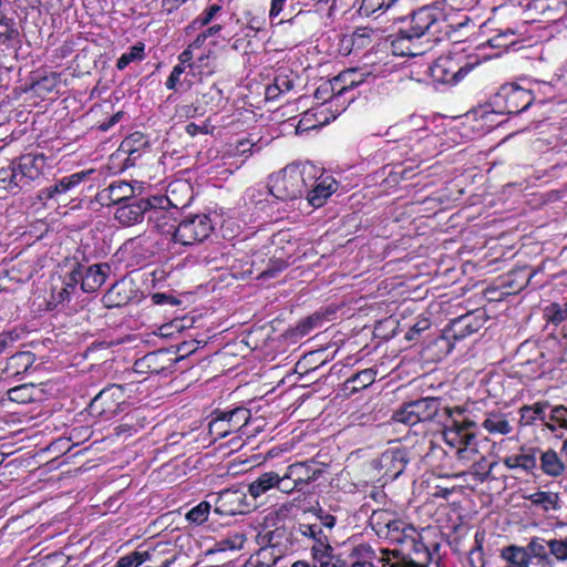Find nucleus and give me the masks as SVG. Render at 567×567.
Returning a JSON list of instances; mask_svg holds the SVG:
<instances>
[{"label": "nucleus", "instance_id": "47", "mask_svg": "<svg viewBox=\"0 0 567 567\" xmlns=\"http://www.w3.org/2000/svg\"><path fill=\"white\" fill-rule=\"evenodd\" d=\"M210 504L208 502H202L197 506L193 507L187 514L186 518L197 525L204 523L209 514Z\"/></svg>", "mask_w": 567, "mask_h": 567}, {"label": "nucleus", "instance_id": "54", "mask_svg": "<svg viewBox=\"0 0 567 567\" xmlns=\"http://www.w3.org/2000/svg\"><path fill=\"white\" fill-rule=\"evenodd\" d=\"M431 323L429 321V319L426 318H423V319H419L410 329L409 331L406 332L405 334V339L406 340H415L417 338V336L427 330L430 328Z\"/></svg>", "mask_w": 567, "mask_h": 567}, {"label": "nucleus", "instance_id": "63", "mask_svg": "<svg viewBox=\"0 0 567 567\" xmlns=\"http://www.w3.org/2000/svg\"><path fill=\"white\" fill-rule=\"evenodd\" d=\"M286 0H271L270 17H277L284 8Z\"/></svg>", "mask_w": 567, "mask_h": 567}, {"label": "nucleus", "instance_id": "45", "mask_svg": "<svg viewBox=\"0 0 567 567\" xmlns=\"http://www.w3.org/2000/svg\"><path fill=\"white\" fill-rule=\"evenodd\" d=\"M299 532L302 536L308 537L313 542L312 545H318L321 542H328V536L323 533L321 525L318 524H300Z\"/></svg>", "mask_w": 567, "mask_h": 567}, {"label": "nucleus", "instance_id": "23", "mask_svg": "<svg viewBox=\"0 0 567 567\" xmlns=\"http://www.w3.org/2000/svg\"><path fill=\"white\" fill-rule=\"evenodd\" d=\"M480 328L481 323L478 318L472 313H466L451 322L449 333H451L452 338L460 340L476 332Z\"/></svg>", "mask_w": 567, "mask_h": 567}, {"label": "nucleus", "instance_id": "22", "mask_svg": "<svg viewBox=\"0 0 567 567\" xmlns=\"http://www.w3.org/2000/svg\"><path fill=\"white\" fill-rule=\"evenodd\" d=\"M370 73L358 69H349L339 73L332 80V90H337V95H341L348 89L361 84Z\"/></svg>", "mask_w": 567, "mask_h": 567}, {"label": "nucleus", "instance_id": "51", "mask_svg": "<svg viewBox=\"0 0 567 567\" xmlns=\"http://www.w3.org/2000/svg\"><path fill=\"white\" fill-rule=\"evenodd\" d=\"M245 540H246V538L243 534H235L230 537H227V538L218 542L216 544L217 550L223 551L226 549H231V550L241 549Z\"/></svg>", "mask_w": 567, "mask_h": 567}, {"label": "nucleus", "instance_id": "30", "mask_svg": "<svg viewBox=\"0 0 567 567\" xmlns=\"http://www.w3.org/2000/svg\"><path fill=\"white\" fill-rule=\"evenodd\" d=\"M375 375L377 371L371 368L361 370L351 378L347 379L343 384L344 391H348L350 394L359 392L360 390L371 385L375 380Z\"/></svg>", "mask_w": 567, "mask_h": 567}, {"label": "nucleus", "instance_id": "9", "mask_svg": "<svg viewBox=\"0 0 567 567\" xmlns=\"http://www.w3.org/2000/svg\"><path fill=\"white\" fill-rule=\"evenodd\" d=\"M534 89H523L516 84L509 83L503 85L494 97L497 106L504 104V112L508 114H518L530 106L535 95Z\"/></svg>", "mask_w": 567, "mask_h": 567}, {"label": "nucleus", "instance_id": "42", "mask_svg": "<svg viewBox=\"0 0 567 567\" xmlns=\"http://www.w3.org/2000/svg\"><path fill=\"white\" fill-rule=\"evenodd\" d=\"M545 317L548 322H551L556 326L564 322L567 319V298L563 305L554 302L546 307Z\"/></svg>", "mask_w": 567, "mask_h": 567}, {"label": "nucleus", "instance_id": "16", "mask_svg": "<svg viewBox=\"0 0 567 567\" xmlns=\"http://www.w3.org/2000/svg\"><path fill=\"white\" fill-rule=\"evenodd\" d=\"M289 477L305 491L312 482L317 481L324 472L315 460L295 462L286 467Z\"/></svg>", "mask_w": 567, "mask_h": 567}, {"label": "nucleus", "instance_id": "40", "mask_svg": "<svg viewBox=\"0 0 567 567\" xmlns=\"http://www.w3.org/2000/svg\"><path fill=\"white\" fill-rule=\"evenodd\" d=\"M78 285L81 286V272L76 269L75 262L71 264L70 271L64 277V287L60 292L62 300L69 299L70 296L75 292Z\"/></svg>", "mask_w": 567, "mask_h": 567}, {"label": "nucleus", "instance_id": "64", "mask_svg": "<svg viewBox=\"0 0 567 567\" xmlns=\"http://www.w3.org/2000/svg\"><path fill=\"white\" fill-rule=\"evenodd\" d=\"M185 131L190 136H195L198 133H207V131H205L204 127H202V126H199V125H197L195 123L187 124L186 127H185Z\"/></svg>", "mask_w": 567, "mask_h": 567}, {"label": "nucleus", "instance_id": "28", "mask_svg": "<svg viewBox=\"0 0 567 567\" xmlns=\"http://www.w3.org/2000/svg\"><path fill=\"white\" fill-rule=\"evenodd\" d=\"M529 10H535L539 13V21L550 22L559 19L563 6L560 0H556L553 3L546 0H536L530 3Z\"/></svg>", "mask_w": 567, "mask_h": 567}, {"label": "nucleus", "instance_id": "39", "mask_svg": "<svg viewBox=\"0 0 567 567\" xmlns=\"http://www.w3.org/2000/svg\"><path fill=\"white\" fill-rule=\"evenodd\" d=\"M37 388L34 384L25 383L14 386L8 391V399L10 401L25 404L35 400Z\"/></svg>", "mask_w": 567, "mask_h": 567}, {"label": "nucleus", "instance_id": "25", "mask_svg": "<svg viewBox=\"0 0 567 567\" xmlns=\"http://www.w3.org/2000/svg\"><path fill=\"white\" fill-rule=\"evenodd\" d=\"M537 457L540 462V470L545 475L550 477H558L565 472V464L554 450H538Z\"/></svg>", "mask_w": 567, "mask_h": 567}, {"label": "nucleus", "instance_id": "11", "mask_svg": "<svg viewBox=\"0 0 567 567\" xmlns=\"http://www.w3.org/2000/svg\"><path fill=\"white\" fill-rule=\"evenodd\" d=\"M44 158L25 154L12 165L9 188H24L41 176Z\"/></svg>", "mask_w": 567, "mask_h": 567}, {"label": "nucleus", "instance_id": "20", "mask_svg": "<svg viewBox=\"0 0 567 567\" xmlns=\"http://www.w3.org/2000/svg\"><path fill=\"white\" fill-rule=\"evenodd\" d=\"M537 454L538 449L523 446L519 453L505 457L503 463L509 470L520 468L529 473L537 467Z\"/></svg>", "mask_w": 567, "mask_h": 567}, {"label": "nucleus", "instance_id": "17", "mask_svg": "<svg viewBox=\"0 0 567 567\" xmlns=\"http://www.w3.org/2000/svg\"><path fill=\"white\" fill-rule=\"evenodd\" d=\"M134 196V187L124 181L111 183L107 187L100 190L95 198L102 206L116 205L120 207L122 204L127 203Z\"/></svg>", "mask_w": 567, "mask_h": 567}, {"label": "nucleus", "instance_id": "2", "mask_svg": "<svg viewBox=\"0 0 567 567\" xmlns=\"http://www.w3.org/2000/svg\"><path fill=\"white\" fill-rule=\"evenodd\" d=\"M440 425L444 427V441L450 446L456 449L458 460L473 461L478 453L476 434L474 432L475 422L470 420L457 421L453 419V410L451 409L450 420Z\"/></svg>", "mask_w": 567, "mask_h": 567}, {"label": "nucleus", "instance_id": "43", "mask_svg": "<svg viewBox=\"0 0 567 567\" xmlns=\"http://www.w3.org/2000/svg\"><path fill=\"white\" fill-rule=\"evenodd\" d=\"M549 557L557 561H567V536L565 538H553L547 540Z\"/></svg>", "mask_w": 567, "mask_h": 567}, {"label": "nucleus", "instance_id": "62", "mask_svg": "<svg viewBox=\"0 0 567 567\" xmlns=\"http://www.w3.org/2000/svg\"><path fill=\"white\" fill-rule=\"evenodd\" d=\"M18 34L17 30L10 28L7 24L0 23V35L4 37L6 40H11Z\"/></svg>", "mask_w": 567, "mask_h": 567}, {"label": "nucleus", "instance_id": "58", "mask_svg": "<svg viewBox=\"0 0 567 567\" xmlns=\"http://www.w3.org/2000/svg\"><path fill=\"white\" fill-rule=\"evenodd\" d=\"M267 554L268 549L266 548L259 550L255 557L252 556L248 559L245 567H270L268 563L261 560V557L266 558Z\"/></svg>", "mask_w": 567, "mask_h": 567}, {"label": "nucleus", "instance_id": "19", "mask_svg": "<svg viewBox=\"0 0 567 567\" xmlns=\"http://www.w3.org/2000/svg\"><path fill=\"white\" fill-rule=\"evenodd\" d=\"M549 408L548 401L536 402L533 405H523L519 409V423L522 426L533 425L537 420L542 421L543 425L554 432L556 427L547 421L546 409Z\"/></svg>", "mask_w": 567, "mask_h": 567}, {"label": "nucleus", "instance_id": "50", "mask_svg": "<svg viewBox=\"0 0 567 567\" xmlns=\"http://www.w3.org/2000/svg\"><path fill=\"white\" fill-rule=\"evenodd\" d=\"M277 481L276 488L281 493L290 494L292 492H302L299 485L293 483L286 471L282 474L277 473Z\"/></svg>", "mask_w": 567, "mask_h": 567}, {"label": "nucleus", "instance_id": "13", "mask_svg": "<svg viewBox=\"0 0 567 567\" xmlns=\"http://www.w3.org/2000/svg\"><path fill=\"white\" fill-rule=\"evenodd\" d=\"M470 71L467 65L461 66L451 56H440L429 68V74L433 81L442 84H455Z\"/></svg>", "mask_w": 567, "mask_h": 567}, {"label": "nucleus", "instance_id": "14", "mask_svg": "<svg viewBox=\"0 0 567 567\" xmlns=\"http://www.w3.org/2000/svg\"><path fill=\"white\" fill-rule=\"evenodd\" d=\"M416 414L420 423L434 422L436 424L444 423L450 420L451 408L443 405L442 400L434 396H426L414 400Z\"/></svg>", "mask_w": 567, "mask_h": 567}, {"label": "nucleus", "instance_id": "56", "mask_svg": "<svg viewBox=\"0 0 567 567\" xmlns=\"http://www.w3.org/2000/svg\"><path fill=\"white\" fill-rule=\"evenodd\" d=\"M255 146L256 144L250 142L249 140L239 141L235 146L234 154L237 156H244L245 158H248L252 154V148Z\"/></svg>", "mask_w": 567, "mask_h": 567}, {"label": "nucleus", "instance_id": "27", "mask_svg": "<svg viewBox=\"0 0 567 567\" xmlns=\"http://www.w3.org/2000/svg\"><path fill=\"white\" fill-rule=\"evenodd\" d=\"M337 190V183L332 178H324L317 183L308 193V202L313 207H321L327 198Z\"/></svg>", "mask_w": 567, "mask_h": 567}, {"label": "nucleus", "instance_id": "3", "mask_svg": "<svg viewBox=\"0 0 567 567\" xmlns=\"http://www.w3.org/2000/svg\"><path fill=\"white\" fill-rule=\"evenodd\" d=\"M306 168L298 164H290L270 177L269 192L280 200H292L299 198L312 185V177L309 181L305 177Z\"/></svg>", "mask_w": 567, "mask_h": 567}, {"label": "nucleus", "instance_id": "38", "mask_svg": "<svg viewBox=\"0 0 567 567\" xmlns=\"http://www.w3.org/2000/svg\"><path fill=\"white\" fill-rule=\"evenodd\" d=\"M416 413L414 401H410L393 413L392 420L404 425L413 426L420 423Z\"/></svg>", "mask_w": 567, "mask_h": 567}, {"label": "nucleus", "instance_id": "49", "mask_svg": "<svg viewBox=\"0 0 567 567\" xmlns=\"http://www.w3.org/2000/svg\"><path fill=\"white\" fill-rule=\"evenodd\" d=\"M220 10V6L212 4L192 22V27L197 29L208 25Z\"/></svg>", "mask_w": 567, "mask_h": 567}, {"label": "nucleus", "instance_id": "1", "mask_svg": "<svg viewBox=\"0 0 567 567\" xmlns=\"http://www.w3.org/2000/svg\"><path fill=\"white\" fill-rule=\"evenodd\" d=\"M405 24L401 27L391 42L393 53L401 56H416L425 52L423 37L439 40L450 33V25L444 13L435 8L425 6L412 11L408 20L398 18Z\"/></svg>", "mask_w": 567, "mask_h": 567}, {"label": "nucleus", "instance_id": "33", "mask_svg": "<svg viewBox=\"0 0 567 567\" xmlns=\"http://www.w3.org/2000/svg\"><path fill=\"white\" fill-rule=\"evenodd\" d=\"M34 362V355L30 351L17 352L7 361L6 371L12 375L24 373Z\"/></svg>", "mask_w": 567, "mask_h": 567}, {"label": "nucleus", "instance_id": "46", "mask_svg": "<svg viewBox=\"0 0 567 567\" xmlns=\"http://www.w3.org/2000/svg\"><path fill=\"white\" fill-rule=\"evenodd\" d=\"M144 55V44L136 43L128 52L123 53L116 62L118 70H124L130 63L142 60Z\"/></svg>", "mask_w": 567, "mask_h": 567}, {"label": "nucleus", "instance_id": "53", "mask_svg": "<svg viewBox=\"0 0 567 567\" xmlns=\"http://www.w3.org/2000/svg\"><path fill=\"white\" fill-rule=\"evenodd\" d=\"M19 340V333L16 330L3 331L0 333V354L12 348Z\"/></svg>", "mask_w": 567, "mask_h": 567}, {"label": "nucleus", "instance_id": "60", "mask_svg": "<svg viewBox=\"0 0 567 567\" xmlns=\"http://www.w3.org/2000/svg\"><path fill=\"white\" fill-rule=\"evenodd\" d=\"M330 92L333 94L334 92L337 93V90H332V81L319 86L315 92V96L318 100H327L326 95H328Z\"/></svg>", "mask_w": 567, "mask_h": 567}, {"label": "nucleus", "instance_id": "37", "mask_svg": "<svg viewBox=\"0 0 567 567\" xmlns=\"http://www.w3.org/2000/svg\"><path fill=\"white\" fill-rule=\"evenodd\" d=\"M526 499L543 511L548 512L558 507V494L553 492H536L526 496Z\"/></svg>", "mask_w": 567, "mask_h": 567}, {"label": "nucleus", "instance_id": "15", "mask_svg": "<svg viewBox=\"0 0 567 567\" xmlns=\"http://www.w3.org/2000/svg\"><path fill=\"white\" fill-rule=\"evenodd\" d=\"M76 269L81 272V290L83 292H95L105 282L111 267L109 264L85 265L74 259Z\"/></svg>", "mask_w": 567, "mask_h": 567}, {"label": "nucleus", "instance_id": "26", "mask_svg": "<svg viewBox=\"0 0 567 567\" xmlns=\"http://www.w3.org/2000/svg\"><path fill=\"white\" fill-rule=\"evenodd\" d=\"M165 360L171 361L167 358L166 351L150 352L135 362V370L150 374H159L164 370V365L161 363Z\"/></svg>", "mask_w": 567, "mask_h": 567}, {"label": "nucleus", "instance_id": "59", "mask_svg": "<svg viewBox=\"0 0 567 567\" xmlns=\"http://www.w3.org/2000/svg\"><path fill=\"white\" fill-rule=\"evenodd\" d=\"M275 80L276 87H278V92H281V94L288 93L293 89V81L287 75H278Z\"/></svg>", "mask_w": 567, "mask_h": 567}, {"label": "nucleus", "instance_id": "5", "mask_svg": "<svg viewBox=\"0 0 567 567\" xmlns=\"http://www.w3.org/2000/svg\"><path fill=\"white\" fill-rule=\"evenodd\" d=\"M352 557L354 560L351 567H426L424 564L401 558L395 550L374 549L367 544L355 547Z\"/></svg>", "mask_w": 567, "mask_h": 567}, {"label": "nucleus", "instance_id": "32", "mask_svg": "<svg viewBox=\"0 0 567 567\" xmlns=\"http://www.w3.org/2000/svg\"><path fill=\"white\" fill-rule=\"evenodd\" d=\"M277 472H265L248 485V493L256 499L271 488H276Z\"/></svg>", "mask_w": 567, "mask_h": 567}, {"label": "nucleus", "instance_id": "29", "mask_svg": "<svg viewBox=\"0 0 567 567\" xmlns=\"http://www.w3.org/2000/svg\"><path fill=\"white\" fill-rule=\"evenodd\" d=\"M333 548L329 544L320 543L311 546V555L313 560V567H338V559L334 558Z\"/></svg>", "mask_w": 567, "mask_h": 567}, {"label": "nucleus", "instance_id": "18", "mask_svg": "<svg viewBox=\"0 0 567 567\" xmlns=\"http://www.w3.org/2000/svg\"><path fill=\"white\" fill-rule=\"evenodd\" d=\"M134 292L132 281L120 280L111 286L103 296L102 301L107 308L122 307L132 300Z\"/></svg>", "mask_w": 567, "mask_h": 567}, {"label": "nucleus", "instance_id": "35", "mask_svg": "<svg viewBox=\"0 0 567 567\" xmlns=\"http://www.w3.org/2000/svg\"><path fill=\"white\" fill-rule=\"evenodd\" d=\"M501 556L509 563L508 567H529V553L524 547L509 545L502 549Z\"/></svg>", "mask_w": 567, "mask_h": 567}, {"label": "nucleus", "instance_id": "61", "mask_svg": "<svg viewBox=\"0 0 567 567\" xmlns=\"http://www.w3.org/2000/svg\"><path fill=\"white\" fill-rule=\"evenodd\" d=\"M91 172H79L66 176V181L71 187L79 185Z\"/></svg>", "mask_w": 567, "mask_h": 567}, {"label": "nucleus", "instance_id": "57", "mask_svg": "<svg viewBox=\"0 0 567 567\" xmlns=\"http://www.w3.org/2000/svg\"><path fill=\"white\" fill-rule=\"evenodd\" d=\"M468 563L472 567H484L485 563L481 545H477L476 548L470 551Z\"/></svg>", "mask_w": 567, "mask_h": 567}, {"label": "nucleus", "instance_id": "48", "mask_svg": "<svg viewBox=\"0 0 567 567\" xmlns=\"http://www.w3.org/2000/svg\"><path fill=\"white\" fill-rule=\"evenodd\" d=\"M72 187L69 185L65 177L56 182L53 186L47 187L41 190L39 197L40 199H50L55 195L64 194L70 190Z\"/></svg>", "mask_w": 567, "mask_h": 567}, {"label": "nucleus", "instance_id": "12", "mask_svg": "<svg viewBox=\"0 0 567 567\" xmlns=\"http://www.w3.org/2000/svg\"><path fill=\"white\" fill-rule=\"evenodd\" d=\"M251 505L243 489H224L215 499V513L225 516H235L248 513Z\"/></svg>", "mask_w": 567, "mask_h": 567}, {"label": "nucleus", "instance_id": "6", "mask_svg": "<svg viewBox=\"0 0 567 567\" xmlns=\"http://www.w3.org/2000/svg\"><path fill=\"white\" fill-rule=\"evenodd\" d=\"M419 456L420 454L413 449L402 445L391 446L372 462V466L386 483L398 478L404 472L408 463Z\"/></svg>", "mask_w": 567, "mask_h": 567}, {"label": "nucleus", "instance_id": "24", "mask_svg": "<svg viewBox=\"0 0 567 567\" xmlns=\"http://www.w3.org/2000/svg\"><path fill=\"white\" fill-rule=\"evenodd\" d=\"M163 198H169L171 202L176 203H184L175 205L174 203H169L167 207H174V208H185L189 205L192 198H193V189L190 184L184 181H178L175 183H172L168 187V194L166 196H162Z\"/></svg>", "mask_w": 567, "mask_h": 567}, {"label": "nucleus", "instance_id": "4", "mask_svg": "<svg viewBox=\"0 0 567 567\" xmlns=\"http://www.w3.org/2000/svg\"><path fill=\"white\" fill-rule=\"evenodd\" d=\"M169 203H172L169 198L163 197H133L131 200L116 208L114 217L123 226L138 224L143 220L145 215H147L148 220L158 219L162 212L166 209ZM173 203L175 205L179 204L176 202Z\"/></svg>", "mask_w": 567, "mask_h": 567}, {"label": "nucleus", "instance_id": "34", "mask_svg": "<svg viewBox=\"0 0 567 567\" xmlns=\"http://www.w3.org/2000/svg\"><path fill=\"white\" fill-rule=\"evenodd\" d=\"M489 434L506 435L513 431V426L504 414L489 413L482 423Z\"/></svg>", "mask_w": 567, "mask_h": 567}, {"label": "nucleus", "instance_id": "7", "mask_svg": "<svg viewBox=\"0 0 567 567\" xmlns=\"http://www.w3.org/2000/svg\"><path fill=\"white\" fill-rule=\"evenodd\" d=\"M212 415L208 431L214 441L241 431L251 417L250 410L244 406H237L228 411L215 410Z\"/></svg>", "mask_w": 567, "mask_h": 567}, {"label": "nucleus", "instance_id": "31", "mask_svg": "<svg viewBox=\"0 0 567 567\" xmlns=\"http://www.w3.org/2000/svg\"><path fill=\"white\" fill-rule=\"evenodd\" d=\"M395 514L386 509H374L369 523L377 535L383 537L389 535V527L396 520Z\"/></svg>", "mask_w": 567, "mask_h": 567}, {"label": "nucleus", "instance_id": "21", "mask_svg": "<svg viewBox=\"0 0 567 567\" xmlns=\"http://www.w3.org/2000/svg\"><path fill=\"white\" fill-rule=\"evenodd\" d=\"M383 537L396 544L411 543L417 550L416 539L420 537L419 533L412 525L399 518L389 527V535H384Z\"/></svg>", "mask_w": 567, "mask_h": 567}, {"label": "nucleus", "instance_id": "10", "mask_svg": "<svg viewBox=\"0 0 567 567\" xmlns=\"http://www.w3.org/2000/svg\"><path fill=\"white\" fill-rule=\"evenodd\" d=\"M213 229L212 221L207 215H194L178 224L174 231V238L182 245H193L205 240Z\"/></svg>", "mask_w": 567, "mask_h": 567}, {"label": "nucleus", "instance_id": "52", "mask_svg": "<svg viewBox=\"0 0 567 567\" xmlns=\"http://www.w3.org/2000/svg\"><path fill=\"white\" fill-rule=\"evenodd\" d=\"M323 318L324 317L321 313H313L312 316H310V317L306 318L305 320H302L298 324L297 330L301 334H307L312 329L318 328L320 326V323L322 322Z\"/></svg>", "mask_w": 567, "mask_h": 567}, {"label": "nucleus", "instance_id": "8", "mask_svg": "<svg viewBox=\"0 0 567 567\" xmlns=\"http://www.w3.org/2000/svg\"><path fill=\"white\" fill-rule=\"evenodd\" d=\"M122 403H124V388L118 384H110L92 399L89 413L92 416L109 420L118 413Z\"/></svg>", "mask_w": 567, "mask_h": 567}, {"label": "nucleus", "instance_id": "41", "mask_svg": "<svg viewBox=\"0 0 567 567\" xmlns=\"http://www.w3.org/2000/svg\"><path fill=\"white\" fill-rule=\"evenodd\" d=\"M400 0H362L359 12L361 16H371L379 10H392Z\"/></svg>", "mask_w": 567, "mask_h": 567}, {"label": "nucleus", "instance_id": "44", "mask_svg": "<svg viewBox=\"0 0 567 567\" xmlns=\"http://www.w3.org/2000/svg\"><path fill=\"white\" fill-rule=\"evenodd\" d=\"M546 548H548L547 543L544 544L538 538H533L525 549L529 553V557L533 556L538 558L539 563L544 565H550L551 558L549 557V553H547Z\"/></svg>", "mask_w": 567, "mask_h": 567}, {"label": "nucleus", "instance_id": "36", "mask_svg": "<svg viewBox=\"0 0 567 567\" xmlns=\"http://www.w3.org/2000/svg\"><path fill=\"white\" fill-rule=\"evenodd\" d=\"M157 550L154 548L153 550L145 551H132L128 555L121 557L114 567H138L144 561H155L156 560Z\"/></svg>", "mask_w": 567, "mask_h": 567}, {"label": "nucleus", "instance_id": "55", "mask_svg": "<svg viewBox=\"0 0 567 567\" xmlns=\"http://www.w3.org/2000/svg\"><path fill=\"white\" fill-rule=\"evenodd\" d=\"M550 420H554L559 427L567 429V406H554L550 411Z\"/></svg>", "mask_w": 567, "mask_h": 567}]
</instances>
